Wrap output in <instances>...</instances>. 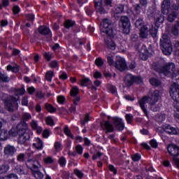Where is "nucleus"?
<instances>
[{"instance_id":"50","label":"nucleus","mask_w":179,"mask_h":179,"mask_svg":"<svg viewBox=\"0 0 179 179\" xmlns=\"http://www.w3.org/2000/svg\"><path fill=\"white\" fill-rule=\"evenodd\" d=\"M23 120L24 121H29V120H31V114L29 113H24L23 114Z\"/></svg>"},{"instance_id":"42","label":"nucleus","mask_w":179,"mask_h":179,"mask_svg":"<svg viewBox=\"0 0 179 179\" xmlns=\"http://www.w3.org/2000/svg\"><path fill=\"white\" fill-rule=\"evenodd\" d=\"M73 24H75V22L71 20H66L64 23V26L66 29H70V27H73Z\"/></svg>"},{"instance_id":"39","label":"nucleus","mask_w":179,"mask_h":179,"mask_svg":"<svg viewBox=\"0 0 179 179\" xmlns=\"http://www.w3.org/2000/svg\"><path fill=\"white\" fill-rule=\"evenodd\" d=\"M46 124L47 125H50V127H54L55 125V123L54 122V119L51 116H48L46 117Z\"/></svg>"},{"instance_id":"7","label":"nucleus","mask_w":179,"mask_h":179,"mask_svg":"<svg viewBox=\"0 0 179 179\" xmlns=\"http://www.w3.org/2000/svg\"><path fill=\"white\" fill-rule=\"evenodd\" d=\"M148 16H152L155 20V26L157 27H160V24H162L164 22V17L160 13L159 10H157L156 8H150L148 11Z\"/></svg>"},{"instance_id":"59","label":"nucleus","mask_w":179,"mask_h":179,"mask_svg":"<svg viewBox=\"0 0 179 179\" xmlns=\"http://www.w3.org/2000/svg\"><path fill=\"white\" fill-rule=\"evenodd\" d=\"M50 68H58V66H59L58 62L52 61L50 64Z\"/></svg>"},{"instance_id":"33","label":"nucleus","mask_w":179,"mask_h":179,"mask_svg":"<svg viewBox=\"0 0 179 179\" xmlns=\"http://www.w3.org/2000/svg\"><path fill=\"white\" fill-rule=\"evenodd\" d=\"M134 10L136 11V13L139 15V13H141V10H143V12L145 13V8H142V6L140 4H136L134 6Z\"/></svg>"},{"instance_id":"18","label":"nucleus","mask_w":179,"mask_h":179,"mask_svg":"<svg viewBox=\"0 0 179 179\" xmlns=\"http://www.w3.org/2000/svg\"><path fill=\"white\" fill-rule=\"evenodd\" d=\"M16 152V148L12 145H7L4 148L3 153L5 156L10 157V156H13Z\"/></svg>"},{"instance_id":"40","label":"nucleus","mask_w":179,"mask_h":179,"mask_svg":"<svg viewBox=\"0 0 179 179\" xmlns=\"http://www.w3.org/2000/svg\"><path fill=\"white\" fill-rule=\"evenodd\" d=\"M55 149L56 150V152H61V150H62V143L58 142V141H56L55 143Z\"/></svg>"},{"instance_id":"63","label":"nucleus","mask_w":179,"mask_h":179,"mask_svg":"<svg viewBox=\"0 0 179 179\" xmlns=\"http://www.w3.org/2000/svg\"><path fill=\"white\" fill-rule=\"evenodd\" d=\"M26 17L29 22H33V20H34V15L33 14H28L26 15Z\"/></svg>"},{"instance_id":"60","label":"nucleus","mask_w":179,"mask_h":179,"mask_svg":"<svg viewBox=\"0 0 179 179\" xmlns=\"http://www.w3.org/2000/svg\"><path fill=\"white\" fill-rule=\"evenodd\" d=\"M13 12L14 15H17V13L20 12V8H19L17 6H14L13 8Z\"/></svg>"},{"instance_id":"24","label":"nucleus","mask_w":179,"mask_h":179,"mask_svg":"<svg viewBox=\"0 0 179 179\" xmlns=\"http://www.w3.org/2000/svg\"><path fill=\"white\" fill-rule=\"evenodd\" d=\"M124 12V5L118 4L115 6V9L113 10V13L115 17H120V15Z\"/></svg>"},{"instance_id":"3","label":"nucleus","mask_w":179,"mask_h":179,"mask_svg":"<svg viewBox=\"0 0 179 179\" xmlns=\"http://www.w3.org/2000/svg\"><path fill=\"white\" fill-rule=\"evenodd\" d=\"M23 94V90H16L15 96H8L5 101V106L6 110L9 113H13L17 110V101H19L20 96Z\"/></svg>"},{"instance_id":"53","label":"nucleus","mask_w":179,"mask_h":179,"mask_svg":"<svg viewBox=\"0 0 179 179\" xmlns=\"http://www.w3.org/2000/svg\"><path fill=\"white\" fill-rule=\"evenodd\" d=\"M132 120H134V115L131 114L126 115V120L127 121V124H131V122H132Z\"/></svg>"},{"instance_id":"64","label":"nucleus","mask_w":179,"mask_h":179,"mask_svg":"<svg viewBox=\"0 0 179 179\" xmlns=\"http://www.w3.org/2000/svg\"><path fill=\"white\" fill-rule=\"evenodd\" d=\"M175 48H176V54L177 55H179V53H178V51H179V41H176L175 43Z\"/></svg>"},{"instance_id":"47","label":"nucleus","mask_w":179,"mask_h":179,"mask_svg":"<svg viewBox=\"0 0 179 179\" xmlns=\"http://www.w3.org/2000/svg\"><path fill=\"white\" fill-rule=\"evenodd\" d=\"M0 79L2 80L3 82H9L10 80V78L8 77L6 74H2L0 73Z\"/></svg>"},{"instance_id":"19","label":"nucleus","mask_w":179,"mask_h":179,"mask_svg":"<svg viewBox=\"0 0 179 179\" xmlns=\"http://www.w3.org/2000/svg\"><path fill=\"white\" fill-rule=\"evenodd\" d=\"M30 125L32 129L36 131L37 134H38L39 135L40 134H41V132H43V127L38 125V121H37L36 120H32L30 122Z\"/></svg>"},{"instance_id":"17","label":"nucleus","mask_w":179,"mask_h":179,"mask_svg":"<svg viewBox=\"0 0 179 179\" xmlns=\"http://www.w3.org/2000/svg\"><path fill=\"white\" fill-rule=\"evenodd\" d=\"M171 13L168 16V21L169 22H174L177 17V10H178V6H173L172 8H171Z\"/></svg>"},{"instance_id":"12","label":"nucleus","mask_w":179,"mask_h":179,"mask_svg":"<svg viewBox=\"0 0 179 179\" xmlns=\"http://www.w3.org/2000/svg\"><path fill=\"white\" fill-rule=\"evenodd\" d=\"M115 68L122 72V71H125L127 69V62L125 59L122 57H117V60L115 64Z\"/></svg>"},{"instance_id":"51","label":"nucleus","mask_w":179,"mask_h":179,"mask_svg":"<svg viewBox=\"0 0 179 179\" xmlns=\"http://www.w3.org/2000/svg\"><path fill=\"white\" fill-rule=\"evenodd\" d=\"M76 150L78 155H82V153H83V147L80 145H78L76 146Z\"/></svg>"},{"instance_id":"43","label":"nucleus","mask_w":179,"mask_h":179,"mask_svg":"<svg viewBox=\"0 0 179 179\" xmlns=\"http://www.w3.org/2000/svg\"><path fill=\"white\" fill-rule=\"evenodd\" d=\"M0 179H17V176L13 173H10L8 176L1 177Z\"/></svg>"},{"instance_id":"8","label":"nucleus","mask_w":179,"mask_h":179,"mask_svg":"<svg viewBox=\"0 0 179 179\" xmlns=\"http://www.w3.org/2000/svg\"><path fill=\"white\" fill-rule=\"evenodd\" d=\"M8 134L10 136H16V135H19L18 143H20V145H23V122H20L17 124L16 131H15L14 129H11Z\"/></svg>"},{"instance_id":"16","label":"nucleus","mask_w":179,"mask_h":179,"mask_svg":"<svg viewBox=\"0 0 179 179\" xmlns=\"http://www.w3.org/2000/svg\"><path fill=\"white\" fill-rule=\"evenodd\" d=\"M170 0H164L162 5V12L164 15H167L171 9H170Z\"/></svg>"},{"instance_id":"58","label":"nucleus","mask_w":179,"mask_h":179,"mask_svg":"<svg viewBox=\"0 0 179 179\" xmlns=\"http://www.w3.org/2000/svg\"><path fill=\"white\" fill-rule=\"evenodd\" d=\"M80 101V96H75L73 100V103L74 106H78V104H79Z\"/></svg>"},{"instance_id":"36","label":"nucleus","mask_w":179,"mask_h":179,"mask_svg":"<svg viewBox=\"0 0 179 179\" xmlns=\"http://www.w3.org/2000/svg\"><path fill=\"white\" fill-rule=\"evenodd\" d=\"M71 96H72V97H76V96H78V93H79V88H78L77 87H73L71 90Z\"/></svg>"},{"instance_id":"52","label":"nucleus","mask_w":179,"mask_h":179,"mask_svg":"<svg viewBox=\"0 0 179 179\" xmlns=\"http://www.w3.org/2000/svg\"><path fill=\"white\" fill-rule=\"evenodd\" d=\"M139 3L143 8L146 9L148 7V0H139Z\"/></svg>"},{"instance_id":"2","label":"nucleus","mask_w":179,"mask_h":179,"mask_svg":"<svg viewBox=\"0 0 179 179\" xmlns=\"http://www.w3.org/2000/svg\"><path fill=\"white\" fill-rule=\"evenodd\" d=\"M159 73H162L164 76H171L172 80H178L179 82V70H176V64L173 62L166 64L162 68L157 69Z\"/></svg>"},{"instance_id":"27","label":"nucleus","mask_w":179,"mask_h":179,"mask_svg":"<svg viewBox=\"0 0 179 179\" xmlns=\"http://www.w3.org/2000/svg\"><path fill=\"white\" fill-rule=\"evenodd\" d=\"M8 139V131L6 129L0 130V140L6 141Z\"/></svg>"},{"instance_id":"57","label":"nucleus","mask_w":179,"mask_h":179,"mask_svg":"<svg viewBox=\"0 0 179 179\" xmlns=\"http://www.w3.org/2000/svg\"><path fill=\"white\" fill-rule=\"evenodd\" d=\"M131 159L134 162H139L141 160V156L138 154H136L131 156Z\"/></svg>"},{"instance_id":"15","label":"nucleus","mask_w":179,"mask_h":179,"mask_svg":"<svg viewBox=\"0 0 179 179\" xmlns=\"http://www.w3.org/2000/svg\"><path fill=\"white\" fill-rule=\"evenodd\" d=\"M23 129L24 141H29L30 139V134H31V130H30V128H29V125L27 124V123H23Z\"/></svg>"},{"instance_id":"34","label":"nucleus","mask_w":179,"mask_h":179,"mask_svg":"<svg viewBox=\"0 0 179 179\" xmlns=\"http://www.w3.org/2000/svg\"><path fill=\"white\" fill-rule=\"evenodd\" d=\"M107 89L110 93H112V94H117V88L115 86L113 85H108Z\"/></svg>"},{"instance_id":"10","label":"nucleus","mask_w":179,"mask_h":179,"mask_svg":"<svg viewBox=\"0 0 179 179\" xmlns=\"http://www.w3.org/2000/svg\"><path fill=\"white\" fill-rule=\"evenodd\" d=\"M167 150L171 156H174L173 162L179 169V159L176 157V156H179V147L176 145L171 144L168 145Z\"/></svg>"},{"instance_id":"1","label":"nucleus","mask_w":179,"mask_h":179,"mask_svg":"<svg viewBox=\"0 0 179 179\" xmlns=\"http://www.w3.org/2000/svg\"><path fill=\"white\" fill-rule=\"evenodd\" d=\"M160 94H162V92L159 90H155L150 92L148 96H145L138 101V104L145 117H149L147 109L148 103L150 104L149 108L152 111H159L160 110V103L156 104L159 101V99H160Z\"/></svg>"},{"instance_id":"25","label":"nucleus","mask_w":179,"mask_h":179,"mask_svg":"<svg viewBox=\"0 0 179 179\" xmlns=\"http://www.w3.org/2000/svg\"><path fill=\"white\" fill-rule=\"evenodd\" d=\"M101 127L103 128V129L104 131H106V132H113L114 131V126L113 125V124H111L110 122L106 121L105 122V123L103 124H101Z\"/></svg>"},{"instance_id":"29","label":"nucleus","mask_w":179,"mask_h":179,"mask_svg":"<svg viewBox=\"0 0 179 179\" xmlns=\"http://www.w3.org/2000/svg\"><path fill=\"white\" fill-rule=\"evenodd\" d=\"M92 83V80L90 78H85L80 80V86H87V85H90Z\"/></svg>"},{"instance_id":"23","label":"nucleus","mask_w":179,"mask_h":179,"mask_svg":"<svg viewBox=\"0 0 179 179\" xmlns=\"http://www.w3.org/2000/svg\"><path fill=\"white\" fill-rule=\"evenodd\" d=\"M124 83L127 86H132L135 83V76L132 74H127L124 78Z\"/></svg>"},{"instance_id":"21","label":"nucleus","mask_w":179,"mask_h":179,"mask_svg":"<svg viewBox=\"0 0 179 179\" xmlns=\"http://www.w3.org/2000/svg\"><path fill=\"white\" fill-rule=\"evenodd\" d=\"M149 28H148V25L143 26L140 29V37L141 38H148L149 37Z\"/></svg>"},{"instance_id":"13","label":"nucleus","mask_w":179,"mask_h":179,"mask_svg":"<svg viewBox=\"0 0 179 179\" xmlns=\"http://www.w3.org/2000/svg\"><path fill=\"white\" fill-rule=\"evenodd\" d=\"M163 130L169 135H179L178 128L173 127L170 124H165L162 127Z\"/></svg>"},{"instance_id":"31","label":"nucleus","mask_w":179,"mask_h":179,"mask_svg":"<svg viewBox=\"0 0 179 179\" xmlns=\"http://www.w3.org/2000/svg\"><path fill=\"white\" fill-rule=\"evenodd\" d=\"M172 33L174 36H178L179 34V20L176 22V24L174 25Z\"/></svg>"},{"instance_id":"35","label":"nucleus","mask_w":179,"mask_h":179,"mask_svg":"<svg viewBox=\"0 0 179 179\" xmlns=\"http://www.w3.org/2000/svg\"><path fill=\"white\" fill-rule=\"evenodd\" d=\"M45 78L48 82H51L52 80V78H54V72L52 71H48L46 73Z\"/></svg>"},{"instance_id":"9","label":"nucleus","mask_w":179,"mask_h":179,"mask_svg":"<svg viewBox=\"0 0 179 179\" xmlns=\"http://www.w3.org/2000/svg\"><path fill=\"white\" fill-rule=\"evenodd\" d=\"M100 29L101 34H107V36L113 34V25H111V20L104 19L101 24Z\"/></svg>"},{"instance_id":"11","label":"nucleus","mask_w":179,"mask_h":179,"mask_svg":"<svg viewBox=\"0 0 179 179\" xmlns=\"http://www.w3.org/2000/svg\"><path fill=\"white\" fill-rule=\"evenodd\" d=\"M120 26L123 29L124 34H129L131 33V21L127 16H122L120 21Z\"/></svg>"},{"instance_id":"45","label":"nucleus","mask_w":179,"mask_h":179,"mask_svg":"<svg viewBox=\"0 0 179 179\" xmlns=\"http://www.w3.org/2000/svg\"><path fill=\"white\" fill-rule=\"evenodd\" d=\"M74 174H76V176L80 179L83 178L84 174L79 169H74Z\"/></svg>"},{"instance_id":"62","label":"nucleus","mask_w":179,"mask_h":179,"mask_svg":"<svg viewBox=\"0 0 179 179\" xmlns=\"http://www.w3.org/2000/svg\"><path fill=\"white\" fill-rule=\"evenodd\" d=\"M43 138H48V136H50V130L45 129L43 132Z\"/></svg>"},{"instance_id":"54","label":"nucleus","mask_w":179,"mask_h":179,"mask_svg":"<svg viewBox=\"0 0 179 179\" xmlns=\"http://www.w3.org/2000/svg\"><path fill=\"white\" fill-rule=\"evenodd\" d=\"M136 27H137V29H139V27H141L142 26V24H143V19H138L136 21Z\"/></svg>"},{"instance_id":"26","label":"nucleus","mask_w":179,"mask_h":179,"mask_svg":"<svg viewBox=\"0 0 179 179\" xmlns=\"http://www.w3.org/2000/svg\"><path fill=\"white\" fill-rule=\"evenodd\" d=\"M38 31L40 34H50L51 33V30H50V28L44 26H41L38 29Z\"/></svg>"},{"instance_id":"48","label":"nucleus","mask_w":179,"mask_h":179,"mask_svg":"<svg viewBox=\"0 0 179 179\" xmlns=\"http://www.w3.org/2000/svg\"><path fill=\"white\" fill-rule=\"evenodd\" d=\"M64 134L69 138H73V136L72 135V133L68 127L64 128Z\"/></svg>"},{"instance_id":"6","label":"nucleus","mask_w":179,"mask_h":179,"mask_svg":"<svg viewBox=\"0 0 179 179\" xmlns=\"http://www.w3.org/2000/svg\"><path fill=\"white\" fill-rule=\"evenodd\" d=\"M160 41V45L162 52L165 55H171V54L173 52V45H171L170 39L169 38L167 35L164 34Z\"/></svg>"},{"instance_id":"44","label":"nucleus","mask_w":179,"mask_h":179,"mask_svg":"<svg viewBox=\"0 0 179 179\" xmlns=\"http://www.w3.org/2000/svg\"><path fill=\"white\" fill-rule=\"evenodd\" d=\"M107 62L109 64V65H114V56H113L112 55H108L107 56Z\"/></svg>"},{"instance_id":"20","label":"nucleus","mask_w":179,"mask_h":179,"mask_svg":"<svg viewBox=\"0 0 179 179\" xmlns=\"http://www.w3.org/2000/svg\"><path fill=\"white\" fill-rule=\"evenodd\" d=\"M33 147L37 149V150H43L44 148V143L38 137H36L34 139Z\"/></svg>"},{"instance_id":"46","label":"nucleus","mask_w":179,"mask_h":179,"mask_svg":"<svg viewBox=\"0 0 179 179\" xmlns=\"http://www.w3.org/2000/svg\"><path fill=\"white\" fill-rule=\"evenodd\" d=\"M149 32L150 34H151L152 37L155 38L157 34V29L152 27L151 29H150Z\"/></svg>"},{"instance_id":"14","label":"nucleus","mask_w":179,"mask_h":179,"mask_svg":"<svg viewBox=\"0 0 179 179\" xmlns=\"http://www.w3.org/2000/svg\"><path fill=\"white\" fill-rule=\"evenodd\" d=\"M113 121L116 129L118 131L124 130L125 125L124 124V121H122V119L120 117H113Z\"/></svg>"},{"instance_id":"5","label":"nucleus","mask_w":179,"mask_h":179,"mask_svg":"<svg viewBox=\"0 0 179 179\" xmlns=\"http://www.w3.org/2000/svg\"><path fill=\"white\" fill-rule=\"evenodd\" d=\"M27 166L28 169H31L35 178L43 179L44 174L41 173L38 169H41V164L38 160L29 159L27 162Z\"/></svg>"},{"instance_id":"22","label":"nucleus","mask_w":179,"mask_h":179,"mask_svg":"<svg viewBox=\"0 0 179 179\" xmlns=\"http://www.w3.org/2000/svg\"><path fill=\"white\" fill-rule=\"evenodd\" d=\"M139 52L140 58L141 59H143V61H146V59L149 58V52L148 51L146 46H143Z\"/></svg>"},{"instance_id":"30","label":"nucleus","mask_w":179,"mask_h":179,"mask_svg":"<svg viewBox=\"0 0 179 179\" xmlns=\"http://www.w3.org/2000/svg\"><path fill=\"white\" fill-rule=\"evenodd\" d=\"M45 164H54L55 159L52 157H46L43 159Z\"/></svg>"},{"instance_id":"32","label":"nucleus","mask_w":179,"mask_h":179,"mask_svg":"<svg viewBox=\"0 0 179 179\" xmlns=\"http://www.w3.org/2000/svg\"><path fill=\"white\" fill-rule=\"evenodd\" d=\"M106 45L108 50H111L112 51H114L115 48H117V45H115V43H114L113 41H108L106 43Z\"/></svg>"},{"instance_id":"38","label":"nucleus","mask_w":179,"mask_h":179,"mask_svg":"<svg viewBox=\"0 0 179 179\" xmlns=\"http://www.w3.org/2000/svg\"><path fill=\"white\" fill-rule=\"evenodd\" d=\"M45 107L49 113H55L56 110L55 108H54L51 104L50 103H45Z\"/></svg>"},{"instance_id":"55","label":"nucleus","mask_w":179,"mask_h":179,"mask_svg":"<svg viewBox=\"0 0 179 179\" xmlns=\"http://www.w3.org/2000/svg\"><path fill=\"white\" fill-rule=\"evenodd\" d=\"M176 120H179V106H175V115Z\"/></svg>"},{"instance_id":"61","label":"nucleus","mask_w":179,"mask_h":179,"mask_svg":"<svg viewBox=\"0 0 179 179\" xmlns=\"http://www.w3.org/2000/svg\"><path fill=\"white\" fill-rule=\"evenodd\" d=\"M150 145L152 146V148H157L158 144H157V141H156V140H151L150 141Z\"/></svg>"},{"instance_id":"41","label":"nucleus","mask_w":179,"mask_h":179,"mask_svg":"<svg viewBox=\"0 0 179 179\" xmlns=\"http://www.w3.org/2000/svg\"><path fill=\"white\" fill-rule=\"evenodd\" d=\"M59 164H60L61 167H65L66 166V158L64 157H61L59 159Z\"/></svg>"},{"instance_id":"56","label":"nucleus","mask_w":179,"mask_h":179,"mask_svg":"<svg viewBox=\"0 0 179 179\" xmlns=\"http://www.w3.org/2000/svg\"><path fill=\"white\" fill-rule=\"evenodd\" d=\"M57 102L59 103V104H62L64 101H65V96L62 95H59L57 98Z\"/></svg>"},{"instance_id":"28","label":"nucleus","mask_w":179,"mask_h":179,"mask_svg":"<svg viewBox=\"0 0 179 179\" xmlns=\"http://www.w3.org/2000/svg\"><path fill=\"white\" fill-rule=\"evenodd\" d=\"M150 83L152 86H156V87L160 86V85H162V82H160V80H159L157 78H152L150 79Z\"/></svg>"},{"instance_id":"49","label":"nucleus","mask_w":179,"mask_h":179,"mask_svg":"<svg viewBox=\"0 0 179 179\" xmlns=\"http://www.w3.org/2000/svg\"><path fill=\"white\" fill-rule=\"evenodd\" d=\"M95 64L97 66H103V65L104 64V62H103V59H101V58L99 57L95 60Z\"/></svg>"},{"instance_id":"4","label":"nucleus","mask_w":179,"mask_h":179,"mask_svg":"<svg viewBox=\"0 0 179 179\" xmlns=\"http://www.w3.org/2000/svg\"><path fill=\"white\" fill-rule=\"evenodd\" d=\"M97 13L104 15L108 12V9L113 6V0H94Z\"/></svg>"},{"instance_id":"37","label":"nucleus","mask_w":179,"mask_h":179,"mask_svg":"<svg viewBox=\"0 0 179 179\" xmlns=\"http://www.w3.org/2000/svg\"><path fill=\"white\" fill-rule=\"evenodd\" d=\"M8 170H9V166L8 165L0 166V174H5V173H8Z\"/></svg>"}]
</instances>
